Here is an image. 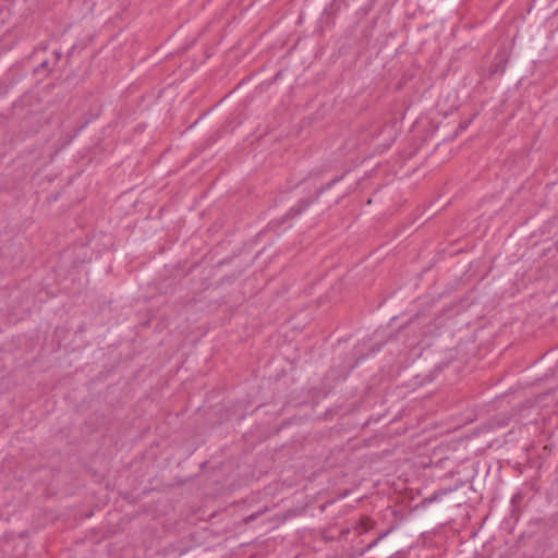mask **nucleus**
I'll return each instance as SVG.
<instances>
[{"mask_svg": "<svg viewBox=\"0 0 558 558\" xmlns=\"http://www.w3.org/2000/svg\"><path fill=\"white\" fill-rule=\"evenodd\" d=\"M347 172L342 173L341 175H338L330 180L328 183L322 185L319 189L316 190L314 195L307 196L305 198H301L295 205H293L279 220V223L282 225L286 221L290 219H294L299 216H301L304 211H306L314 203H316L319 197L331 189L336 183L340 182Z\"/></svg>", "mask_w": 558, "mask_h": 558, "instance_id": "f257e3e1", "label": "nucleus"}, {"mask_svg": "<svg viewBox=\"0 0 558 558\" xmlns=\"http://www.w3.org/2000/svg\"><path fill=\"white\" fill-rule=\"evenodd\" d=\"M375 521L369 517H362L355 521L352 525V531L355 535L362 536L375 527Z\"/></svg>", "mask_w": 558, "mask_h": 558, "instance_id": "f03ea898", "label": "nucleus"}, {"mask_svg": "<svg viewBox=\"0 0 558 558\" xmlns=\"http://www.w3.org/2000/svg\"><path fill=\"white\" fill-rule=\"evenodd\" d=\"M508 63V57L504 54L495 56V59L490 65V74L504 73Z\"/></svg>", "mask_w": 558, "mask_h": 558, "instance_id": "7ed1b4c3", "label": "nucleus"}, {"mask_svg": "<svg viewBox=\"0 0 558 558\" xmlns=\"http://www.w3.org/2000/svg\"><path fill=\"white\" fill-rule=\"evenodd\" d=\"M456 489H457V487H448V488H441V489L435 490L429 497L424 498L422 504L423 505H428V504H432L434 501H437L442 496H445L447 494H450V493L454 492Z\"/></svg>", "mask_w": 558, "mask_h": 558, "instance_id": "20e7f679", "label": "nucleus"}, {"mask_svg": "<svg viewBox=\"0 0 558 558\" xmlns=\"http://www.w3.org/2000/svg\"><path fill=\"white\" fill-rule=\"evenodd\" d=\"M391 532V529L380 532L374 539H372L365 547L361 548L359 551V555H363L367 550L375 547L383 538H385L389 533Z\"/></svg>", "mask_w": 558, "mask_h": 558, "instance_id": "39448f33", "label": "nucleus"}, {"mask_svg": "<svg viewBox=\"0 0 558 558\" xmlns=\"http://www.w3.org/2000/svg\"><path fill=\"white\" fill-rule=\"evenodd\" d=\"M476 116H477V112L473 113L470 119L461 121L457 128L456 135L465 131L470 126L472 121L476 118Z\"/></svg>", "mask_w": 558, "mask_h": 558, "instance_id": "423d86ee", "label": "nucleus"}, {"mask_svg": "<svg viewBox=\"0 0 558 558\" xmlns=\"http://www.w3.org/2000/svg\"><path fill=\"white\" fill-rule=\"evenodd\" d=\"M28 99H31V97L25 96V97H22L17 102H15L14 104V112H19V110L24 107V105L26 104V101H28Z\"/></svg>", "mask_w": 558, "mask_h": 558, "instance_id": "0eeeda50", "label": "nucleus"}, {"mask_svg": "<svg viewBox=\"0 0 558 558\" xmlns=\"http://www.w3.org/2000/svg\"><path fill=\"white\" fill-rule=\"evenodd\" d=\"M44 71H48L50 72L51 71V68L49 65V62L48 61H43L36 69H35V72L39 73V72H44Z\"/></svg>", "mask_w": 558, "mask_h": 558, "instance_id": "6e6552de", "label": "nucleus"}, {"mask_svg": "<svg viewBox=\"0 0 558 558\" xmlns=\"http://www.w3.org/2000/svg\"><path fill=\"white\" fill-rule=\"evenodd\" d=\"M260 513H263V511H258V512L252 513V514H250V515L245 517V518L243 519V522H244L245 524H248L250 522H252V521H254L255 519H257V517H258Z\"/></svg>", "mask_w": 558, "mask_h": 558, "instance_id": "1a4fd4ad", "label": "nucleus"}, {"mask_svg": "<svg viewBox=\"0 0 558 558\" xmlns=\"http://www.w3.org/2000/svg\"><path fill=\"white\" fill-rule=\"evenodd\" d=\"M520 499H521V495L520 494L513 495L512 498H511L512 506H514L517 502H519Z\"/></svg>", "mask_w": 558, "mask_h": 558, "instance_id": "9d476101", "label": "nucleus"}, {"mask_svg": "<svg viewBox=\"0 0 558 558\" xmlns=\"http://www.w3.org/2000/svg\"><path fill=\"white\" fill-rule=\"evenodd\" d=\"M54 58H56V62H58L61 58V52L60 51H54Z\"/></svg>", "mask_w": 558, "mask_h": 558, "instance_id": "9b49d317", "label": "nucleus"}]
</instances>
